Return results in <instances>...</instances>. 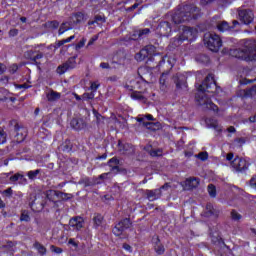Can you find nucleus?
Instances as JSON below:
<instances>
[{
    "instance_id": "19",
    "label": "nucleus",
    "mask_w": 256,
    "mask_h": 256,
    "mask_svg": "<svg viewBox=\"0 0 256 256\" xmlns=\"http://www.w3.org/2000/svg\"><path fill=\"white\" fill-rule=\"evenodd\" d=\"M174 83L178 89H187V78L183 75L175 76Z\"/></svg>"
},
{
    "instance_id": "57",
    "label": "nucleus",
    "mask_w": 256,
    "mask_h": 256,
    "mask_svg": "<svg viewBox=\"0 0 256 256\" xmlns=\"http://www.w3.org/2000/svg\"><path fill=\"white\" fill-rule=\"evenodd\" d=\"M250 186H252L254 189H256V176H254L250 179Z\"/></svg>"
},
{
    "instance_id": "22",
    "label": "nucleus",
    "mask_w": 256,
    "mask_h": 256,
    "mask_svg": "<svg viewBox=\"0 0 256 256\" xmlns=\"http://www.w3.org/2000/svg\"><path fill=\"white\" fill-rule=\"evenodd\" d=\"M154 241V250L157 253V255H163L165 253V246L161 244V240H159V237L153 238Z\"/></svg>"
},
{
    "instance_id": "44",
    "label": "nucleus",
    "mask_w": 256,
    "mask_h": 256,
    "mask_svg": "<svg viewBox=\"0 0 256 256\" xmlns=\"http://www.w3.org/2000/svg\"><path fill=\"white\" fill-rule=\"evenodd\" d=\"M150 155L151 157H161V155H163V150L161 149L151 150Z\"/></svg>"
},
{
    "instance_id": "17",
    "label": "nucleus",
    "mask_w": 256,
    "mask_h": 256,
    "mask_svg": "<svg viewBox=\"0 0 256 256\" xmlns=\"http://www.w3.org/2000/svg\"><path fill=\"white\" fill-rule=\"evenodd\" d=\"M220 211L213 207V204L209 203L206 205V210L204 211V217H219Z\"/></svg>"
},
{
    "instance_id": "40",
    "label": "nucleus",
    "mask_w": 256,
    "mask_h": 256,
    "mask_svg": "<svg viewBox=\"0 0 256 256\" xmlns=\"http://www.w3.org/2000/svg\"><path fill=\"white\" fill-rule=\"evenodd\" d=\"M95 99V93L94 92H90V93H84L82 95V101H91Z\"/></svg>"
},
{
    "instance_id": "5",
    "label": "nucleus",
    "mask_w": 256,
    "mask_h": 256,
    "mask_svg": "<svg viewBox=\"0 0 256 256\" xmlns=\"http://www.w3.org/2000/svg\"><path fill=\"white\" fill-rule=\"evenodd\" d=\"M76 59L77 55L68 58L66 62L57 67L56 73H58V75H64V73H67V71H72V69H75L77 67Z\"/></svg>"
},
{
    "instance_id": "23",
    "label": "nucleus",
    "mask_w": 256,
    "mask_h": 256,
    "mask_svg": "<svg viewBox=\"0 0 256 256\" xmlns=\"http://www.w3.org/2000/svg\"><path fill=\"white\" fill-rule=\"evenodd\" d=\"M85 19V14L81 12H77L76 14L72 15L71 17V23L72 25H79V23H83Z\"/></svg>"
},
{
    "instance_id": "30",
    "label": "nucleus",
    "mask_w": 256,
    "mask_h": 256,
    "mask_svg": "<svg viewBox=\"0 0 256 256\" xmlns=\"http://www.w3.org/2000/svg\"><path fill=\"white\" fill-rule=\"evenodd\" d=\"M131 98L136 99L137 101H141L142 103H147V98H145L141 92H133L131 94Z\"/></svg>"
},
{
    "instance_id": "55",
    "label": "nucleus",
    "mask_w": 256,
    "mask_h": 256,
    "mask_svg": "<svg viewBox=\"0 0 256 256\" xmlns=\"http://www.w3.org/2000/svg\"><path fill=\"white\" fill-rule=\"evenodd\" d=\"M3 195L11 197V195H13V190L11 188H7L6 190L3 191Z\"/></svg>"
},
{
    "instance_id": "61",
    "label": "nucleus",
    "mask_w": 256,
    "mask_h": 256,
    "mask_svg": "<svg viewBox=\"0 0 256 256\" xmlns=\"http://www.w3.org/2000/svg\"><path fill=\"white\" fill-rule=\"evenodd\" d=\"M73 39H75V35H72V36L64 39V43H71V41H73Z\"/></svg>"
},
{
    "instance_id": "29",
    "label": "nucleus",
    "mask_w": 256,
    "mask_h": 256,
    "mask_svg": "<svg viewBox=\"0 0 256 256\" xmlns=\"http://www.w3.org/2000/svg\"><path fill=\"white\" fill-rule=\"evenodd\" d=\"M215 0H201V5H208V3H213ZM220 5L227 6L233 2V0H218Z\"/></svg>"
},
{
    "instance_id": "36",
    "label": "nucleus",
    "mask_w": 256,
    "mask_h": 256,
    "mask_svg": "<svg viewBox=\"0 0 256 256\" xmlns=\"http://www.w3.org/2000/svg\"><path fill=\"white\" fill-rule=\"evenodd\" d=\"M39 59H43V52H35L34 57L32 58V62L34 65H41V63L37 62Z\"/></svg>"
},
{
    "instance_id": "25",
    "label": "nucleus",
    "mask_w": 256,
    "mask_h": 256,
    "mask_svg": "<svg viewBox=\"0 0 256 256\" xmlns=\"http://www.w3.org/2000/svg\"><path fill=\"white\" fill-rule=\"evenodd\" d=\"M15 129L17 131L16 141H18V143H22V141H25V137H27V130L24 128L18 129L17 126H15Z\"/></svg>"
},
{
    "instance_id": "28",
    "label": "nucleus",
    "mask_w": 256,
    "mask_h": 256,
    "mask_svg": "<svg viewBox=\"0 0 256 256\" xmlns=\"http://www.w3.org/2000/svg\"><path fill=\"white\" fill-rule=\"evenodd\" d=\"M137 121H138V123H142L143 127H146V129H151V130L155 129V128H153L155 123H153V122H146L145 121V117H138Z\"/></svg>"
},
{
    "instance_id": "2",
    "label": "nucleus",
    "mask_w": 256,
    "mask_h": 256,
    "mask_svg": "<svg viewBox=\"0 0 256 256\" xmlns=\"http://www.w3.org/2000/svg\"><path fill=\"white\" fill-rule=\"evenodd\" d=\"M198 17L199 8L195 4H187L174 13L172 21L175 25H179L192 21V19H197Z\"/></svg>"
},
{
    "instance_id": "34",
    "label": "nucleus",
    "mask_w": 256,
    "mask_h": 256,
    "mask_svg": "<svg viewBox=\"0 0 256 256\" xmlns=\"http://www.w3.org/2000/svg\"><path fill=\"white\" fill-rule=\"evenodd\" d=\"M149 33H151V30L149 28H144V29L137 30L136 35H138V37H140V39H145V37H147V35H149Z\"/></svg>"
},
{
    "instance_id": "56",
    "label": "nucleus",
    "mask_w": 256,
    "mask_h": 256,
    "mask_svg": "<svg viewBox=\"0 0 256 256\" xmlns=\"http://www.w3.org/2000/svg\"><path fill=\"white\" fill-rule=\"evenodd\" d=\"M97 39H99V35H95L94 37H92L89 42H88V47L93 45V43H95V41H97Z\"/></svg>"
},
{
    "instance_id": "16",
    "label": "nucleus",
    "mask_w": 256,
    "mask_h": 256,
    "mask_svg": "<svg viewBox=\"0 0 256 256\" xmlns=\"http://www.w3.org/2000/svg\"><path fill=\"white\" fill-rule=\"evenodd\" d=\"M70 125L72 129H75V131H81L87 127V123H85V120L82 118H73L70 122Z\"/></svg>"
},
{
    "instance_id": "39",
    "label": "nucleus",
    "mask_w": 256,
    "mask_h": 256,
    "mask_svg": "<svg viewBox=\"0 0 256 256\" xmlns=\"http://www.w3.org/2000/svg\"><path fill=\"white\" fill-rule=\"evenodd\" d=\"M245 97H253L256 95V86H252L251 88L244 91Z\"/></svg>"
},
{
    "instance_id": "43",
    "label": "nucleus",
    "mask_w": 256,
    "mask_h": 256,
    "mask_svg": "<svg viewBox=\"0 0 256 256\" xmlns=\"http://www.w3.org/2000/svg\"><path fill=\"white\" fill-rule=\"evenodd\" d=\"M85 43H87V39L82 38V39L75 45L76 51H79V49H83V47H85Z\"/></svg>"
},
{
    "instance_id": "10",
    "label": "nucleus",
    "mask_w": 256,
    "mask_h": 256,
    "mask_svg": "<svg viewBox=\"0 0 256 256\" xmlns=\"http://www.w3.org/2000/svg\"><path fill=\"white\" fill-rule=\"evenodd\" d=\"M195 37H197V29L184 26L179 41H193Z\"/></svg>"
},
{
    "instance_id": "45",
    "label": "nucleus",
    "mask_w": 256,
    "mask_h": 256,
    "mask_svg": "<svg viewBox=\"0 0 256 256\" xmlns=\"http://www.w3.org/2000/svg\"><path fill=\"white\" fill-rule=\"evenodd\" d=\"M20 221H26V222L31 221V218L29 217V213L27 211L22 212L20 216Z\"/></svg>"
},
{
    "instance_id": "13",
    "label": "nucleus",
    "mask_w": 256,
    "mask_h": 256,
    "mask_svg": "<svg viewBox=\"0 0 256 256\" xmlns=\"http://www.w3.org/2000/svg\"><path fill=\"white\" fill-rule=\"evenodd\" d=\"M231 167L235 169V171H245L247 169V161L243 158L236 157L232 162H231Z\"/></svg>"
},
{
    "instance_id": "3",
    "label": "nucleus",
    "mask_w": 256,
    "mask_h": 256,
    "mask_svg": "<svg viewBox=\"0 0 256 256\" xmlns=\"http://www.w3.org/2000/svg\"><path fill=\"white\" fill-rule=\"evenodd\" d=\"M232 55L236 59H242L243 61H256L255 40H245L244 48L233 50Z\"/></svg>"
},
{
    "instance_id": "33",
    "label": "nucleus",
    "mask_w": 256,
    "mask_h": 256,
    "mask_svg": "<svg viewBox=\"0 0 256 256\" xmlns=\"http://www.w3.org/2000/svg\"><path fill=\"white\" fill-rule=\"evenodd\" d=\"M93 223L95 227H101V225H103V216L101 214H96L93 218Z\"/></svg>"
},
{
    "instance_id": "6",
    "label": "nucleus",
    "mask_w": 256,
    "mask_h": 256,
    "mask_svg": "<svg viewBox=\"0 0 256 256\" xmlns=\"http://www.w3.org/2000/svg\"><path fill=\"white\" fill-rule=\"evenodd\" d=\"M238 16L244 25H249L250 23H253V20L255 19V14H253V11L250 9H238Z\"/></svg>"
},
{
    "instance_id": "1",
    "label": "nucleus",
    "mask_w": 256,
    "mask_h": 256,
    "mask_svg": "<svg viewBox=\"0 0 256 256\" xmlns=\"http://www.w3.org/2000/svg\"><path fill=\"white\" fill-rule=\"evenodd\" d=\"M196 87L198 89V93L195 96V99L200 105V107H203V109H209L210 111L217 112L219 111V107L213 103L207 97L205 93H217V83L215 82V78L213 77V74H208V77L205 78L202 84H196Z\"/></svg>"
},
{
    "instance_id": "14",
    "label": "nucleus",
    "mask_w": 256,
    "mask_h": 256,
    "mask_svg": "<svg viewBox=\"0 0 256 256\" xmlns=\"http://www.w3.org/2000/svg\"><path fill=\"white\" fill-rule=\"evenodd\" d=\"M145 196L148 201H157V199H161L163 197V193L161 189H153V190H145Z\"/></svg>"
},
{
    "instance_id": "4",
    "label": "nucleus",
    "mask_w": 256,
    "mask_h": 256,
    "mask_svg": "<svg viewBox=\"0 0 256 256\" xmlns=\"http://www.w3.org/2000/svg\"><path fill=\"white\" fill-rule=\"evenodd\" d=\"M204 43L213 53H217L223 47L221 37L213 32H208L204 35Z\"/></svg>"
},
{
    "instance_id": "20",
    "label": "nucleus",
    "mask_w": 256,
    "mask_h": 256,
    "mask_svg": "<svg viewBox=\"0 0 256 256\" xmlns=\"http://www.w3.org/2000/svg\"><path fill=\"white\" fill-rule=\"evenodd\" d=\"M55 197H57L58 199H65L67 197V194L59 192L57 190H50L47 192V199H49V201H54Z\"/></svg>"
},
{
    "instance_id": "32",
    "label": "nucleus",
    "mask_w": 256,
    "mask_h": 256,
    "mask_svg": "<svg viewBox=\"0 0 256 256\" xmlns=\"http://www.w3.org/2000/svg\"><path fill=\"white\" fill-rule=\"evenodd\" d=\"M167 75L168 73H162V75L160 76L159 83H160V89L162 91H165V89H167V85L165 84V81H167Z\"/></svg>"
},
{
    "instance_id": "37",
    "label": "nucleus",
    "mask_w": 256,
    "mask_h": 256,
    "mask_svg": "<svg viewBox=\"0 0 256 256\" xmlns=\"http://www.w3.org/2000/svg\"><path fill=\"white\" fill-rule=\"evenodd\" d=\"M231 219L233 221H241V219H243V216L236 210H232L231 211Z\"/></svg>"
},
{
    "instance_id": "58",
    "label": "nucleus",
    "mask_w": 256,
    "mask_h": 256,
    "mask_svg": "<svg viewBox=\"0 0 256 256\" xmlns=\"http://www.w3.org/2000/svg\"><path fill=\"white\" fill-rule=\"evenodd\" d=\"M62 45H65L64 39L56 42L55 49H59V47H62Z\"/></svg>"
},
{
    "instance_id": "27",
    "label": "nucleus",
    "mask_w": 256,
    "mask_h": 256,
    "mask_svg": "<svg viewBox=\"0 0 256 256\" xmlns=\"http://www.w3.org/2000/svg\"><path fill=\"white\" fill-rule=\"evenodd\" d=\"M46 97L48 101H58V99H61V93L52 90L46 95Z\"/></svg>"
},
{
    "instance_id": "64",
    "label": "nucleus",
    "mask_w": 256,
    "mask_h": 256,
    "mask_svg": "<svg viewBox=\"0 0 256 256\" xmlns=\"http://www.w3.org/2000/svg\"><path fill=\"white\" fill-rule=\"evenodd\" d=\"M250 123H255L256 122V114L252 117L249 118Z\"/></svg>"
},
{
    "instance_id": "50",
    "label": "nucleus",
    "mask_w": 256,
    "mask_h": 256,
    "mask_svg": "<svg viewBox=\"0 0 256 256\" xmlns=\"http://www.w3.org/2000/svg\"><path fill=\"white\" fill-rule=\"evenodd\" d=\"M104 119H105V117H103V115H101L99 113L96 114V121H97L98 125H101V123H103Z\"/></svg>"
},
{
    "instance_id": "47",
    "label": "nucleus",
    "mask_w": 256,
    "mask_h": 256,
    "mask_svg": "<svg viewBox=\"0 0 256 256\" xmlns=\"http://www.w3.org/2000/svg\"><path fill=\"white\" fill-rule=\"evenodd\" d=\"M26 59H30V61H33V58L35 57V51L30 50L25 53Z\"/></svg>"
},
{
    "instance_id": "53",
    "label": "nucleus",
    "mask_w": 256,
    "mask_h": 256,
    "mask_svg": "<svg viewBox=\"0 0 256 256\" xmlns=\"http://www.w3.org/2000/svg\"><path fill=\"white\" fill-rule=\"evenodd\" d=\"M17 35H19V30L17 29H11L9 31V37H17Z\"/></svg>"
},
{
    "instance_id": "49",
    "label": "nucleus",
    "mask_w": 256,
    "mask_h": 256,
    "mask_svg": "<svg viewBox=\"0 0 256 256\" xmlns=\"http://www.w3.org/2000/svg\"><path fill=\"white\" fill-rule=\"evenodd\" d=\"M50 249H51V251H52L53 253H57V254L63 253V249H61V248H59V247H56L55 245H52V246L50 247Z\"/></svg>"
},
{
    "instance_id": "12",
    "label": "nucleus",
    "mask_w": 256,
    "mask_h": 256,
    "mask_svg": "<svg viewBox=\"0 0 256 256\" xmlns=\"http://www.w3.org/2000/svg\"><path fill=\"white\" fill-rule=\"evenodd\" d=\"M237 25H239V21H237V20L232 21V26L229 25V22H227V21H219L217 23V29H218V31H220V33H225L227 31H232V29H235V27H237Z\"/></svg>"
},
{
    "instance_id": "38",
    "label": "nucleus",
    "mask_w": 256,
    "mask_h": 256,
    "mask_svg": "<svg viewBox=\"0 0 256 256\" xmlns=\"http://www.w3.org/2000/svg\"><path fill=\"white\" fill-rule=\"evenodd\" d=\"M7 143V133L0 127V145Z\"/></svg>"
},
{
    "instance_id": "21",
    "label": "nucleus",
    "mask_w": 256,
    "mask_h": 256,
    "mask_svg": "<svg viewBox=\"0 0 256 256\" xmlns=\"http://www.w3.org/2000/svg\"><path fill=\"white\" fill-rule=\"evenodd\" d=\"M184 185H185V189H187L188 191L191 189H195L199 187V178H188L184 182Z\"/></svg>"
},
{
    "instance_id": "7",
    "label": "nucleus",
    "mask_w": 256,
    "mask_h": 256,
    "mask_svg": "<svg viewBox=\"0 0 256 256\" xmlns=\"http://www.w3.org/2000/svg\"><path fill=\"white\" fill-rule=\"evenodd\" d=\"M117 147L121 155H126L127 157L135 155V146H133V144L119 140Z\"/></svg>"
},
{
    "instance_id": "59",
    "label": "nucleus",
    "mask_w": 256,
    "mask_h": 256,
    "mask_svg": "<svg viewBox=\"0 0 256 256\" xmlns=\"http://www.w3.org/2000/svg\"><path fill=\"white\" fill-rule=\"evenodd\" d=\"M17 69H19V67L17 66V64H13V65L10 67V72H11V73H17Z\"/></svg>"
},
{
    "instance_id": "41",
    "label": "nucleus",
    "mask_w": 256,
    "mask_h": 256,
    "mask_svg": "<svg viewBox=\"0 0 256 256\" xmlns=\"http://www.w3.org/2000/svg\"><path fill=\"white\" fill-rule=\"evenodd\" d=\"M208 193H209L210 197L217 196V190L215 189V185H213V184L208 185Z\"/></svg>"
},
{
    "instance_id": "52",
    "label": "nucleus",
    "mask_w": 256,
    "mask_h": 256,
    "mask_svg": "<svg viewBox=\"0 0 256 256\" xmlns=\"http://www.w3.org/2000/svg\"><path fill=\"white\" fill-rule=\"evenodd\" d=\"M158 189H161V193H163V191H169V189H171V185L169 183H165L163 186H161Z\"/></svg>"
},
{
    "instance_id": "15",
    "label": "nucleus",
    "mask_w": 256,
    "mask_h": 256,
    "mask_svg": "<svg viewBox=\"0 0 256 256\" xmlns=\"http://www.w3.org/2000/svg\"><path fill=\"white\" fill-rule=\"evenodd\" d=\"M69 225L76 229V231H80V229H83V225H85V220L81 216H76L70 219Z\"/></svg>"
},
{
    "instance_id": "11",
    "label": "nucleus",
    "mask_w": 256,
    "mask_h": 256,
    "mask_svg": "<svg viewBox=\"0 0 256 256\" xmlns=\"http://www.w3.org/2000/svg\"><path fill=\"white\" fill-rule=\"evenodd\" d=\"M155 54V46L153 45H147L145 48L140 50L138 54H136L137 61H143V59H146V57H149L150 55Z\"/></svg>"
},
{
    "instance_id": "48",
    "label": "nucleus",
    "mask_w": 256,
    "mask_h": 256,
    "mask_svg": "<svg viewBox=\"0 0 256 256\" xmlns=\"http://www.w3.org/2000/svg\"><path fill=\"white\" fill-rule=\"evenodd\" d=\"M94 21H95V23H97V25H99V23H105V17H103L101 15H96L94 17Z\"/></svg>"
},
{
    "instance_id": "8",
    "label": "nucleus",
    "mask_w": 256,
    "mask_h": 256,
    "mask_svg": "<svg viewBox=\"0 0 256 256\" xmlns=\"http://www.w3.org/2000/svg\"><path fill=\"white\" fill-rule=\"evenodd\" d=\"M172 31L173 27H171V23L167 21L160 22L156 27V34L160 35V37H169Z\"/></svg>"
},
{
    "instance_id": "54",
    "label": "nucleus",
    "mask_w": 256,
    "mask_h": 256,
    "mask_svg": "<svg viewBox=\"0 0 256 256\" xmlns=\"http://www.w3.org/2000/svg\"><path fill=\"white\" fill-rule=\"evenodd\" d=\"M90 89L92 90V93H94L95 91H97V89H99V84L92 82Z\"/></svg>"
},
{
    "instance_id": "24",
    "label": "nucleus",
    "mask_w": 256,
    "mask_h": 256,
    "mask_svg": "<svg viewBox=\"0 0 256 256\" xmlns=\"http://www.w3.org/2000/svg\"><path fill=\"white\" fill-rule=\"evenodd\" d=\"M207 127L210 129H215V131H221V126H219V122L213 118H208L205 120Z\"/></svg>"
},
{
    "instance_id": "9",
    "label": "nucleus",
    "mask_w": 256,
    "mask_h": 256,
    "mask_svg": "<svg viewBox=\"0 0 256 256\" xmlns=\"http://www.w3.org/2000/svg\"><path fill=\"white\" fill-rule=\"evenodd\" d=\"M129 227H131V220L129 218H125L115 225L112 233H114L116 237H119L123 235V231L129 229Z\"/></svg>"
},
{
    "instance_id": "35",
    "label": "nucleus",
    "mask_w": 256,
    "mask_h": 256,
    "mask_svg": "<svg viewBox=\"0 0 256 256\" xmlns=\"http://www.w3.org/2000/svg\"><path fill=\"white\" fill-rule=\"evenodd\" d=\"M34 247H35V249H37V251H38V253H40V255H45V253H47V248H45V246H43L39 242H35Z\"/></svg>"
},
{
    "instance_id": "46",
    "label": "nucleus",
    "mask_w": 256,
    "mask_h": 256,
    "mask_svg": "<svg viewBox=\"0 0 256 256\" xmlns=\"http://www.w3.org/2000/svg\"><path fill=\"white\" fill-rule=\"evenodd\" d=\"M20 179H23V175H22V174H19V173L14 174V175H12V176L10 177V181H11L12 183H15V182H17V181H20Z\"/></svg>"
},
{
    "instance_id": "18",
    "label": "nucleus",
    "mask_w": 256,
    "mask_h": 256,
    "mask_svg": "<svg viewBox=\"0 0 256 256\" xmlns=\"http://www.w3.org/2000/svg\"><path fill=\"white\" fill-rule=\"evenodd\" d=\"M108 166L111 168V173H121L122 171V169L119 167V159L116 157H113L108 161Z\"/></svg>"
},
{
    "instance_id": "26",
    "label": "nucleus",
    "mask_w": 256,
    "mask_h": 256,
    "mask_svg": "<svg viewBox=\"0 0 256 256\" xmlns=\"http://www.w3.org/2000/svg\"><path fill=\"white\" fill-rule=\"evenodd\" d=\"M71 29H73V22H64L61 24L58 30V34L63 35V33H65L66 31H71Z\"/></svg>"
},
{
    "instance_id": "63",
    "label": "nucleus",
    "mask_w": 256,
    "mask_h": 256,
    "mask_svg": "<svg viewBox=\"0 0 256 256\" xmlns=\"http://www.w3.org/2000/svg\"><path fill=\"white\" fill-rule=\"evenodd\" d=\"M233 157H234V155H233V153H228L227 154V156H226V159H227V161H233Z\"/></svg>"
},
{
    "instance_id": "31",
    "label": "nucleus",
    "mask_w": 256,
    "mask_h": 256,
    "mask_svg": "<svg viewBox=\"0 0 256 256\" xmlns=\"http://www.w3.org/2000/svg\"><path fill=\"white\" fill-rule=\"evenodd\" d=\"M40 173H41V169L31 170L27 172V177L31 181H35V179L39 176Z\"/></svg>"
},
{
    "instance_id": "42",
    "label": "nucleus",
    "mask_w": 256,
    "mask_h": 256,
    "mask_svg": "<svg viewBox=\"0 0 256 256\" xmlns=\"http://www.w3.org/2000/svg\"><path fill=\"white\" fill-rule=\"evenodd\" d=\"M197 159H200V161H207L209 159V153L207 152H200L196 155Z\"/></svg>"
},
{
    "instance_id": "60",
    "label": "nucleus",
    "mask_w": 256,
    "mask_h": 256,
    "mask_svg": "<svg viewBox=\"0 0 256 256\" xmlns=\"http://www.w3.org/2000/svg\"><path fill=\"white\" fill-rule=\"evenodd\" d=\"M131 39H132V41H137V39H141V37H139V35H137V31H135V32L131 35Z\"/></svg>"
},
{
    "instance_id": "62",
    "label": "nucleus",
    "mask_w": 256,
    "mask_h": 256,
    "mask_svg": "<svg viewBox=\"0 0 256 256\" xmlns=\"http://www.w3.org/2000/svg\"><path fill=\"white\" fill-rule=\"evenodd\" d=\"M100 67L102 68V69H109V63H106V62H102L101 64H100Z\"/></svg>"
},
{
    "instance_id": "51",
    "label": "nucleus",
    "mask_w": 256,
    "mask_h": 256,
    "mask_svg": "<svg viewBox=\"0 0 256 256\" xmlns=\"http://www.w3.org/2000/svg\"><path fill=\"white\" fill-rule=\"evenodd\" d=\"M122 247L125 251H128V253H133V247H131V245L124 243Z\"/></svg>"
}]
</instances>
